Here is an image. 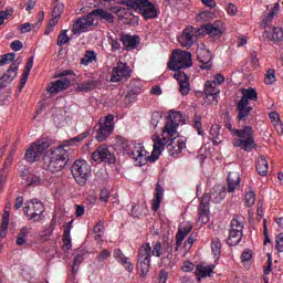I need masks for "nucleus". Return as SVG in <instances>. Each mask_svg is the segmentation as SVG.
Returning a JSON list of instances; mask_svg holds the SVG:
<instances>
[{
	"mask_svg": "<svg viewBox=\"0 0 283 283\" xmlns=\"http://www.w3.org/2000/svg\"><path fill=\"white\" fill-rule=\"evenodd\" d=\"M276 81H277V78L275 77V70L269 69L266 71L265 77H264L265 85H273V83H275Z\"/></svg>",
	"mask_w": 283,
	"mask_h": 283,
	"instance_id": "a18cd8bd",
	"label": "nucleus"
},
{
	"mask_svg": "<svg viewBox=\"0 0 283 283\" xmlns=\"http://www.w3.org/2000/svg\"><path fill=\"white\" fill-rule=\"evenodd\" d=\"M210 202H211V195L205 193L201 197V202H200L199 209H209Z\"/></svg>",
	"mask_w": 283,
	"mask_h": 283,
	"instance_id": "bf43d9fd",
	"label": "nucleus"
},
{
	"mask_svg": "<svg viewBox=\"0 0 283 283\" xmlns=\"http://www.w3.org/2000/svg\"><path fill=\"white\" fill-rule=\"evenodd\" d=\"M83 254H77L74 260H73V265L72 269L73 271H76V269H78V266H81V264L83 263Z\"/></svg>",
	"mask_w": 283,
	"mask_h": 283,
	"instance_id": "69168bd1",
	"label": "nucleus"
},
{
	"mask_svg": "<svg viewBox=\"0 0 283 283\" xmlns=\"http://www.w3.org/2000/svg\"><path fill=\"white\" fill-rule=\"evenodd\" d=\"M94 25V15L90 12L87 15L83 18H78L73 24V34H83V32H87L90 28Z\"/></svg>",
	"mask_w": 283,
	"mask_h": 283,
	"instance_id": "dca6fc26",
	"label": "nucleus"
},
{
	"mask_svg": "<svg viewBox=\"0 0 283 283\" xmlns=\"http://www.w3.org/2000/svg\"><path fill=\"white\" fill-rule=\"evenodd\" d=\"M65 43H70V36L67 35V30H62L57 36V45L59 48H63Z\"/></svg>",
	"mask_w": 283,
	"mask_h": 283,
	"instance_id": "8fccbe9b",
	"label": "nucleus"
},
{
	"mask_svg": "<svg viewBox=\"0 0 283 283\" xmlns=\"http://www.w3.org/2000/svg\"><path fill=\"white\" fill-rule=\"evenodd\" d=\"M93 17H97V19H103L107 23H114V14L104 9H95L91 11Z\"/></svg>",
	"mask_w": 283,
	"mask_h": 283,
	"instance_id": "72a5a7b5",
	"label": "nucleus"
},
{
	"mask_svg": "<svg viewBox=\"0 0 283 283\" xmlns=\"http://www.w3.org/2000/svg\"><path fill=\"white\" fill-rule=\"evenodd\" d=\"M94 61H96V53L94 51H86L81 60V64L90 65V63H94Z\"/></svg>",
	"mask_w": 283,
	"mask_h": 283,
	"instance_id": "37998d69",
	"label": "nucleus"
},
{
	"mask_svg": "<svg viewBox=\"0 0 283 283\" xmlns=\"http://www.w3.org/2000/svg\"><path fill=\"white\" fill-rule=\"evenodd\" d=\"M14 59H17L15 53H8V54L1 55L0 56V67H3V65H6V63H12V61H14Z\"/></svg>",
	"mask_w": 283,
	"mask_h": 283,
	"instance_id": "3c124183",
	"label": "nucleus"
},
{
	"mask_svg": "<svg viewBox=\"0 0 283 283\" xmlns=\"http://www.w3.org/2000/svg\"><path fill=\"white\" fill-rule=\"evenodd\" d=\"M17 72H19V62L14 61L7 72L0 77V87H8V85L17 78Z\"/></svg>",
	"mask_w": 283,
	"mask_h": 283,
	"instance_id": "aec40b11",
	"label": "nucleus"
},
{
	"mask_svg": "<svg viewBox=\"0 0 283 283\" xmlns=\"http://www.w3.org/2000/svg\"><path fill=\"white\" fill-rule=\"evenodd\" d=\"M151 255H154L155 258H160V255H163V243H160V241H157L154 247H153V251L150 248V258Z\"/></svg>",
	"mask_w": 283,
	"mask_h": 283,
	"instance_id": "603ef678",
	"label": "nucleus"
},
{
	"mask_svg": "<svg viewBox=\"0 0 283 283\" xmlns=\"http://www.w3.org/2000/svg\"><path fill=\"white\" fill-rule=\"evenodd\" d=\"M70 148H65V145H60L48 150L44 157V165L49 171L56 174L63 171L70 163Z\"/></svg>",
	"mask_w": 283,
	"mask_h": 283,
	"instance_id": "f257e3e1",
	"label": "nucleus"
},
{
	"mask_svg": "<svg viewBox=\"0 0 283 283\" xmlns=\"http://www.w3.org/2000/svg\"><path fill=\"white\" fill-rule=\"evenodd\" d=\"M93 232L95 233V241L97 244H101L103 242V235H105V226L102 220L94 226Z\"/></svg>",
	"mask_w": 283,
	"mask_h": 283,
	"instance_id": "c9c22d12",
	"label": "nucleus"
},
{
	"mask_svg": "<svg viewBox=\"0 0 283 283\" xmlns=\"http://www.w3.org/2000/svg\"><path fill=\"white\" fill-rule=\"evenodd\" d=\"M44 12H41V18L39 19V21L35 24H32L30 22L23 23L20 25V32L21 34H25L28 32H32L33 30H39V28H41V23H43V19H44Z\"/></svg>",
	"mask_w": 283,
	"mask_h": 283,
	"instance_id": "2f4dec72",
	"label": "nucleus"
},
{
	"mask_svg": "<svg viewBox=\"0 0 283 283\" xmlns=\"http://www.w3.org/2000/svg\"><path fill=\"white\" fill-rule=\"evenodd\" d=\"M250 101H258V91L253 87L241 88V99L237 104L239 120H244L251 114L253 107H251Z\"/></svg>",
	"mask_w": 283,
	"mask_h": 283,
	"instance_id": "20e7f679",
	"label": "nucleus"
},
{
	"mask_svg": "<svg viewBox=\"0 0 283 283\" xmlns=\"http://www.w3.org/2000/svg\"><path fill=\"white\" fill-rule=\"evenodd\" d=\"M167 280H169V272H167L165 269L159 270L158 282L167 283Z\"/></svg>",
	"mask_w": 283,
	"mask_h": 283,
	"instance_id": "0e129e2a",
	"label": "nucleus"
},
{
	"mask_svg": "<svg viewBox=\"0 0 283 283\" xmlns=\"http://www.w3.org/2000/svg\"><path fill=\"white\" fill-rule=\"evenodd\" d=\"M120 38L116 34H108V44L112 48V52H118L120 50Z\"/></svg>",
	"mask_w": 283,
	"mask_h": 283,
	"instance_id": "a19ab883",
	"label": "nucleus"
},
{
	"mask_svg": "<svg viewBox=\"0 0 283 283\" xmlns=\"http://www.w3.org/2000/svg\"><path fill=\"white\" fill-rule=\"evenodd\" d=\"M199 220L203 224L209 223V209H199Z\"/></svg>",
	"mask_w": 283,
	"mask_h": 283,
	"instance_id": "680f3d73",
	"label": "nucleus"
},
{
	"mask_svg": "<svg viewBox=\"0 0 283 283\" xmlns=\"http://www.w3.org/2000/svg\"><path fill=\"white\" fill-rule=\"evenodd\" d=\"M161 255L164 260H168V262H171V260H174V245L171 244V242L166 241L163 244Z\"/></svg>",
	"mask_w": 283,
	"mask_h": 283,
	"instance_id": "e433bc0d",
	"label": "nucleus"
},
{
	"mask_svg": "<svg viewBox=\"0 0 283 283\" xmlns=\"http://www.w3.org/2000/svg\"><path fill=\"white\" fill-rule=\"evenodd\" d=\"M143 213H145V206H143V205L133 206V208L130 210V216L133 218H140V216H143Z\"/></svg>",
	"mask_w": 283,
	"mask_h": 283,
	"instance_id": "09e8293b",
	"label": "nucleus"
},
{
	"mask_svg": "<svg viewBox=\"0 0 283 283\" xmlns=\"http://www.w3.org/2000/svg\"><path fill=\"white\" fill-rule=\"evenodd\" d=\"M21 177L23 178V180H25L28 185H39L41 182V178L34 175L22 172Z\"/></svg>",
	"mask_w": 283,
	"mask_h": 283,
	"instance_id": "49530a36",
	"label": "nucleus"
},
{
	"mask_svg": "<svg viewBox=\"0 0 283 283\" xmlns=\"http://www.w3.org/2000/svg\"><path fill=\"white\" fill-rule=\"evenodd\" d=\"M99 200H101V202H108L109 201V190H107V189L101 190Z\"/></svg>",
	"mask_w": 283,
	"mask_h": 283,
	"instance_id": "774afa93",
	"label": "nucleus"
},
{
	"mask_svg": "<svg viewBox=\"0 0 283 283\" xmlns=\"http://www.w3.org/2000/svg\"><path fill=\"white\" fill-rule=\"evenodd\" d=\"M193 127L197 129L199 136H205V132L202 130V117L198 115L195 116Z\"/></svg>",
	"mask_w": 283,
	"mask_h": 283,
	"instance_id": "864d4df0",
	"label": "nucleus"
},
{
	"mask_svg": "<svg viewBox=\"0 0 283 283\" xmlns=\"http://www.w3.org/2000/svg\"><path fill=\"white\" fill-rule=\"evenodd\" d=\"M244 202L247 207H253L255 205V192L251 189H249L245 192Z\"/></svg>",
	"mask_w": 283,
	"mask_h": 283,
	"instance_id": "de8ad7c7",
	"label": "nucleus"
},
{
	"mask_svg": "<svg viewBox=\"0 0 283 283\" xmlns=\"http://www.w3.org/2000/svg\"><path fill=\"white\" fill-rule=\"evenodd\" d=\"M174 78H176V81H178L179 83L180 94H182V96H187V94L191 92V84H189V76L185 72L179 71L174 74Z\"/></svg>",
	"mask_w": 283,
	"mask_h": 283,
	"instance_id": "4be33fe9",
	"label": "nucleus"
},
{
	"mask_svg": "<svg viewBox=\"0 0 283 283\" xmlns=\"http://www.w3.org/2000/svg\"><path fill=\"white\" fill-rule=\"evenodd\" d=\"M70 233V228H64L63 244L66 249H71L72 247V237Z\"/></svg>",
	"mask_w": 283,
	"mask_h": 283,
	"instance_id": "6e6d98bb",
	"label": "nucleus"
},
{
	"mask_svg": "<svg viewBox=\"0 0 283 283\" xmlns=\"http://www.w3.org/2000/svg\"><path fill=\"white\" fill-rule=\"evenodd\" d=\"M244 235V221L235 214L230 222V233L227 239L228 247H238Z\"/></svg>",
	"mask_w": 283,
	"mask_h": 283,
	"instance_id": "9d476101",
	"label": "nucleus"
},
{
	"mask_svg": "<svg viewBox=\"0 0 283 283\" xmlns=\"http://www.w3.org/2000/svg\"><path fill=\"white\" fill-rule=\"evenodd\" d=\"M196 34V28L190 27L182 31L181 35L178 38V41L181 48L189 50L195 43L193 36Z\"/></svg>",
	"mask_w": 283,
	"mask_h": 283,
	"instance_id": "5701e85b",
	"label": "nucleus"
},
{
	"mask_svg": "<svg viewBox=\"0 0 283 283\" xmlns=\"http://www.w3.org/2000/svg\"><path fill=\"white\" fill-rule=\"evenodd\" d=\"M211 250L214 258H217L218 260V258L220 256V253H222V243L220 242V239L217 238L212 240Z\"/></svg>",
	"mask_w": 283,
	"mask_h": 283,
	"instance_id": "79ce46f5",
	"label": "nucleus"
},
{
	"mask_svg": "<svg viewBox=\"0 0 283 283\" xmlns=\"http://www.w3.org/2000/svg\"><path fill=\"white\" fill-rule=\"evenodd\" d=\"M71 174L80 187H85L87 185V180L92 178V167L84 159H77L71 167Z\"/></svg>",
	"mask_w": 283,
	"mask_h": 283,
	"instance_id": "0eeeda50",
	"label": "nucleus"
},
{
	"mask_svg": "<svg viewBox=\"0 0 283 283\" xmlns=\"http://www.w3.org/2000/svg\"><path fill=\"white\" fill-rule=\"evenodd\" d=\"M95 87H96V81L88 80L77 84L75 92H92V90H95Z\"/></svg>",
	"mask_w": 283,
	"mask_h": 283,
	"instance_id": "58836bf2",
	"label": "nucleus"
},
{
	"mask_svg": "<svg viewBox=\"0 0 283 283\" xmlns=\"http://www.w3.org/2000/svg\"><path fill=\"white\" fill-rule=\"evenodd\" d=\"M23 211L28 220H34V222H41V220H43L45 206H43V202L39 201L38 199H32L30 201V206H25L23 208Z\"/></svg>",
	"mask_w": 283,
	"mask_h": 283,
	"instance_id": "f8f14e48",
	"label": "nucleus"
},
{
	"mask_svg": "<svg viewBox=\"0 0 283 283\" xmlns=\"http://www.w3.org/2000/svg\"><path fill=\"white\" fill-rule=\"evenodd\" d=\"M27 238H28V227H23L18 233L15 244H18V247H23V244H25Z\"/></svg>",
	"mask_w": 283,
	"mask_h": 283,
	"instance_id": "c03bdc74",
	"label": "nucleus"
},
{
	"mask_svg": "<svg viewBox=\"0 0 283 283\" xmlns=\"http://www.w3.org/2000/svg\"><path fill=\"white\" fill-rule=\"evenodd\" d=\"M216 269V265L210 264L207 265L205 263L197 265V273L196 275H199L200 277H211V274L213 273Z\"/></svg>",
	"mask_w": 283,
	"mask_h": 283,
	"instance_id": "7c9ffc66",
	"label": "nucleus"
},
{
	"mask_svg": "<svg viewBox=\"0 0 283 283\" xmlns=\"http://www.w3.org/2000/svg\"><path fill=\"white\" fill-rule=\"evenodd\" d=\"M191 229H193V226L189 221L180 224L178 232L176 234V245H175L176 252H178L180 247H182V242L185 241V238H187L189 233H191Z\"/></svg>",
	"mask_w": 283,
	"mask_h": 283,
	"instance_id": "6ab92c4d",
	"label": "nucleus"
},
{
	"mask_svg": "<svg viewBox=\"0 0 283 283\" xmlns=\"http://www.w3.org/2000/svg\"><path fill=\"white\" fill-rule=\"evenodd\" d=\"M265 34H268V39H270V41H273L274 43L283 42V30L280 27H273L272 31L265 30Z\"/></svg>",
	"mask_w": 283,
	"mask_h": 283,
	"instance_id": "c756f323",
	"label": "nucleus"
},
{
	"mask_svg": "<svg viewBox=\"0 0 283 283\" xmlns=\"http://www.w3.org/2000/svg\"><path fill=\"white\" fill-rule=\"evenodd\" d=\"M119 41L123 43L124 50H126V52H132V50H136V48L140 45V36L138 35L120 33Z\"/></svg>",
	"mask_w": 283,
	"mask_h": 283,
	"instance_id": "a211bd4d",
	"label": "nucleus"
},
{
	"mask_svg": "<svg viewBox=\"0 0 283 283\" xmlns=\"http://www.w3.org/2000/svg\"><path fill=\"white\" fill-rule=\"evenodd\" d=\"M227 188L222 185H216L211 190H210V200L214 205H220L224 198H227Z\"/></svg>",
	"mask_w": 283,
	"mask_h": 283,
	"instance_id": "b1692460",
	"label": "nucleus"
},
{
	"mask_svg": "<svg viewBox=\"0 0 283 283\" xmlns=\"http://www.w3.org/2000/svg\"><path fill=\"white\" fill-rule=\"evenodd\" d=\"M165 145H167L166 138L156 142L150 156L147 155L145 147L137 145L134 147L130 156L139 167H143L147 165L148 160L149 163H156L160 158V154L165 150Z\"/></svg>",
	"mask_w": 283,
	"mask_h": 283,
	"instance_id": "f03ea898",
	"label": "nucleus"
},
{
	"mask_svg": "<svg viewBox=\"0 0 283 283\" xmlns=\"http://www.w3.org/2000/svg\"><path fill=\"white\" fill-rule=\"evenodd\" d=\"M273 19H275V17L271 13H265L264 18L262 19L261 22V28H269V25H271V23L273 22Z\"/></svg>",
	"mask_w": 283,
	"mask_h": 283,
	"instance_id": "052dcab7",
	"label": "nucleus"
},
{
	"mask_svg": "<svg viewBox=\"0 0 283 283\" xmlns=\"http://www.w3.org/2000/svg\"><path fill=\"white\" fill-rule=\"evenodd\" d=\"M90 136V132L86 130L66 142H64L62 145L65 146V149H70V147H72V145H77V143H83V140H85V138H87Z\"/></svg>",
	"mask_w": 283,
	"mask_h": 283,
	"instance_id": "f704fd0d",
	"label": "nucleus"
},
{
	"mask_svg": "<svg viewBox=\"0 0 283 283\" xmlns=\"http://www.w3.org/2000/svg\"><path fill=\"white\" fill-rule=\"evenodd\" d=\"M71 81L67 77H62L55 82H52L51 85L48 87V92L50 94H59V92H63V90H67L71 85Z\"/></svg>",
	"mask_w": 283,
	"mask_h": 283,
	"instance_id": "393cba45",
	"label": "nucleus"
},
{
	"mask_svg": "<svg viewBox=\"0 0 283 283\" xmlns=\"http://www.w3.org/2000/svg\"><path fill=\"white\" fill-rule=\"evenodd\" d=\"M197 59L199 61V63H202V65L200 66L201 70H209L211 67V61H212V56L211 53L207 50H199L197 53Z\"/></svg>",
	"mask_w": 283,
	"mask_h": 283,
	"instance_id": "cd10ccee",
	"label": "nucleus"
},
{
	"mask_svg": "<svg viewBox=\"0 0 283 283\" xmlns=\"http://www.w3.org/2000/svg\"><path fill=\"white\" fill-rule=\"evenodd\" d=\"M127 78H132V67L122 61L117 62L112 70L111 83H120V81Z\"/></svg>",
	"mask_w": 283,
	"mask_h": 283,
	"instance_id": "ddd939ff",
	"label": "nucleus"
},
{
	"mask_svg": "<svg viewBox=\"0 0 283 283\" xmlns=\"http://www.w3.org/2000/svg\"><path fill=\"white\" fill-rule=\"evenodd\" d=\"M63 10H65V6L63 3H57L55 7H53L54 21H59V19H61Z\"/></svg>",
	"mask_w": 283,
	"mask_h": 283,
	"instance_id": "5fc2aeb1",
	"label": "nucleus"
},
{
	"mask_svg": "<svg viewBox=\"0 0 283 283\" xmlns=\"http://www.w3.org/2000/svg\"><path fill=\"white\" fill-rule=\"evenodd\" d=\"M210 136L213 145L218 146L220 143H222L220 139V125L216 124L211 126Z\"/></svg>",
	"mask_w": 283,
	"mask_h": 283,
	"instance_id": "ea45409f",
	"label": "nucleus"
},
{
	"mask_svg": "<svg viewBox=\"0 0 283 283\" xmlns=\"http://www.w3.org/2000/svg\"><path fill=\"white\" fill-rule=\"evenodd\" d=\"M92 158L94 163H107L108 165H114V163H116L114 153L109 151V148L106 146H99L95 151H93Z\"/></svg>",
	"mask_w": 283,
	"mask_h": 283,
	"instance_id": "2eb2a0df",
	"label": "nucleus"
},
{
	"mask_svg": "<svg viewBox=\"0 0 283 283\" xmlns=\"http://www.w3.org/2000/svg\"><path fill=\"white\" fill-rule=\"evenodd\" d=\"M220 95V88L211 81L205 83V96L208 105H218V96Z\"/></svg>",
	"mask_w": 283,
	"mask_h": 283,
	"instance_id": "f3484780",
	"label": "nucleus"
},
{
	"mask_svg": "<svg viewBox=\"0 0 283 283\" xmlns=\"http://www.w3.org/2000/svg\"><path fill=\"white\" fill-rule=\"evenodd\" d=\"M191 65H193V60L189 51H182L180 49L172 51V56L168 62V70H171V72H181L180 70H187Z\"/></svg>",
	"mask_w": 283,
	"mask_h": 283,
	"instance_id": "423d86ee",
	"label": "nucleus"
},
{
	"mask_svg": "<svg viewBox=\"0 0 283 283\" xmlns=\"http://www.w3.org/2000/svg\"><path fill=\"white\" fill-rule=\"evenodd\" d=\"M240 182H242V179L240 178V172L233 171L228 174V187L226 188V191L228 193H234L235 189L240 187Z\"/></svg>",
	"mask_w": 283,
	"mask_h": 283,
	"instance_id": "a878e982",
	"label": "nucleus"
},
{
	"mask_svg": "<svg viewBox=\"0 0 283 283\" xmlns=\"http://www.w3.org/2000/svg\"><path fill=\"white\" fill-rule=\"evenodd\" d=\"M161 118H163V115L159 112L153 113L151 118H150V125L154 128L158 127V124L160 123Z\"/></svg>",
	"mask_w": 283,
	"mask_h": 283,
	"instance_id": "e2e57ef3",
	"label": "nucleus"
},
{
	"mask_svg": "<svg viewBox=\"0 0 283 283\" xmlns=\"http://www.w3.org/2000/svg\"><path fill=\"white\" fill-rule=\"evenodd\" d=\"M108 258H112V252H109V250L107 249H104L95 258V262H98V264H101V262H104V260H107Z\"/></svg>",
	"mask_w": 283,
	"mask_h": 283,
	"instance_id": "13d9d810",
	"label": "nucleus"
},
{
	"mask_svg": "<svg viewBox=\"0 0 283 283\" xmlns=\"http://www.w3.org/2000/svg\"><path fill=\"white\" fill-rule=\"evenodd\" d=\"M180 123H182V114H180V112H170L163 133L168 134L171 138L176 135V129H178V125H180Z\"/></svg>",
	"mask_w": 283,
	"mask_h": 283,
	"instance_id": "4468645a",
	"label": "nucleus"
},
{
	"mask_svg": "<svg viewBox=\"0 0 283 283\" xmlns=\"http://www.w3.org/2000/svg\"><path fill=\"white\" fill-rule=\"evenodd\" d=\"M46 149H50V143L48 142L38 140L36 143L31 144L24 155L27 163H36L38 160H41V156H43Z\"/></svg>",
	"mask_w": 283,
	"mask_h": 283,
	"instance_id": "9b49d317",
	"label": "nucleus"
},
{
	"mask_svg": "<svg viewBox=\"0 0 283 283\" xmlns=\"http://www.w3.org/2000/svg\"><path fill=\"white\" fill-rule=\"evenodd\" d=\"M232 135L239 138L234 140L233 146L241 147L243 151H251L258 147V144H255V132L251 126H245L241 129L232 130Z\"/></svg>",
	"mask_w": 283,
	"mask_h": 283,
	"instance_id": "7ed1b4c3",
	"label": "nucleus"
},
{
	"mask_svg": "<svg viewBox=\"0 0 283 283\" xmlns=\"http://www.w3.org/2000/svg\"><path fill=\"white\" fill-rule=\"evenodd\" d=\"M140 94V88H133L126 94L128 103H136V98Z\"/></svg>",
	"mask_w": 283,
	"mask_h": 283,
	"instance_id": "4d7b16f0",
	"label": "nucleus"
},
{
	"mask_svg": "<svg viewBox=\"0 0 283 283\" xmlns=\"http://www.w3.org/2000/svg\"><path fill=\"white\" fill-rule=\"evenodd\" d=\"M151 266V245L145 243L139 248L137 256V271L139 272L140 277L145 280L149 273Z\"/></svg>",
	"mask_w": 283,
	"mask_h": 283,
	"instance_id": "6e6552de",
	"label": "nucleus"
},
{
	"mask_svg": "<svg viewBox=\"0 0 283 283\" xmlns=\"http://www.w3.org/2000/svg\"><path fill=\"white\" fill-rule=\"evenodd\" d=\"M113 256L116 260V262L122 264V266H124L128 271V273H133L134 264H132V262H129V259H127V256H125V254L123 253V251H120V249L114 250Z\"/></svg>",
	"mask_w": 283,
	"mask_h": 283,
	"instance_id": "bb28decb",
	"label": "nucleus"
},
{
	"mask_svg": "<svg viewBox=\"0 0 283 283\" xmlns=\"http://www.w3.org/2000/svg\"><path fill=\"white\" fill-rule=\"evenodd\" d=\"M168 147L172 148V154H180L185 147H187V143L182 138H170Z\"/></svg>",
	"mask_w": 283,
	"mask_h": 283,
	"instance_id": "473e14b6",
	"label": "nucleus"
},
{
	"mask_svg": "<svg viewBox=\"0 0 283 283\" xmlns=\"http://www.w3.org/2000/svg\"><path fill=\"white\" fill-rule=\"evenodd\" d=\"M276 251H279V253H283V233H280L276 235Z\"/></svg>",
	"mask_w": 283,
	"mask_h": 283,
	"instance_id": "338daca9",
	"label": "nucleus"
},
{
	"mask_svg": "<svg viewBox=\"0 0 283 283\" xmlns=\"http://www.w3.org/2000/svg\"><path fill=\"white\" fill-rule=\"evenodd\" d=\"M122 3L129 10L138 11L144 19H157L158 10L149 0H123Z\"/></svg>",
	"mask_w": 283,
	"mask_h": 283,
	"instance_id": "39448f33",
	"label": "nucleus"
},
{
	"mask_svg": "<svg viewBox=\"0 0 283 283\" xmlns=\"http://www.w3.org/2000/svg\"><path fill=\"white\" fill-rule=\"evenodd\" d=\"M224 30V24L222 21H217L214 23L205 24L202 29H199V34H203L202 31L206 32V34H209L210 36H221L222 32Z\"/></svg>",
	"mask_w": 283,
	"mask_h": 283,
	"instance_id": "412c9836",
	"label": "nucleus"
},
{
	"mask_svg": "<svg viewBox=\"0 0 283 283\" xmlns=\"http://www.w3.org/2000/svg\"><path fill=\"white\" fill-rule=\"evenodd\" d=\"M256 171L259 176H268L269 175V161H266V158L261 157L256 161Z\"/></svg>",
	"mask_w": 283,
	"mask_h": 283,
	"instance_id": "4c0bfd02",
	"label": "nucleus"
},
{
	"mask_svg": "<svg viewBox=\"0 0 283 283\" xmlns=\"http://www.w3.org/2000/svg\"><path fill=\"white\" fill-rule=\"evenodd\" d=\"M114 127V115L108 114L104 118H101L99 122L94 126L95 139L98 143L105 142L108 136H112Z\"/></svg>",
	"mask_w": 283,
	"mask_h": 283,
	"instance_id": "1a4fd4ad",
	"label": "nucleus"
},
{
	"mask_svg": "<svg viewBox=\"0 0 283 283\" xmlns=\"http://www.w3.org/2000/svg\"><path fill=\"white\" fill-rule=\"evenodd\" d=\"M155 191L156 192H155V198L153 199L151 209L153 211H158L163 202V196L165 193V189L163 188V186H160V184H157Z\"/></svg>",
	"mask_w": 283,
	"mask_h": 283,
	"instance_id": "c85d7f7f",
	"label": "nucleus"
}]
</instances>
